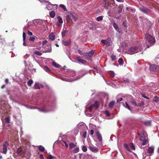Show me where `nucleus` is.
I'll return each instance as SVG.
<instances>
[{"instance_id":"79ce46f5","label":"nucleus","mask_w":159,"mask_h":159,"mask_svg":"<svg viewBox=\"0 0 159 159\" xmlns=\"http://www.w3.org/2000/svg\"><path fill=\"white\" fill-rule=\"evenodd\" d=\"M103 19V16H98L97 18V20L98 21H100L102 20Z\"/></svg>"},{"instance_id":"864d4df0","label":"nucleus","mask_w":159,"mask_h":159,"mask_svg":"<svg viewBox=\"0 0 159 159\" xmlns=\"http://www.w3.org/2000/svg\"><path fill=\"white\" fill-rule=\"evenodd\" d=\"M82 150L84 152H86L87 150V148L85 146H83L82 147Z\"/></svg>"},{"instance_id":"8fccbe9b","label":"nucleus","mask_w":159,"mask_h":159,"mask_svg":"<svg viewBox=\"0 0 159 159\" xmlns=\"http://www.w3.org/2000/svg\"><path fill=\"white\" fill-rule=\"evenodd\" d=\"M60 7H61L65 11H66L67 9L65 5L63 4H60Z\"/></svg>"},{"instance_id":"3c124183","label":"nucleus","mask_w":159,"mask_h":159,"mask_svg":"<svg viewBox=\"0 0 159 159\" xmlns=\"http://www.w3.org/2000/svg\"><path fill=\"white\" fill-rule=\"evenodd\" d=\"M43 69L45 71L47 72L50 70V69L47 66H45Z\"/></svg>"},{"instance_id":"39448f33","label":"nucleus","mask_w":159,"mask_h":159,"mask_svg":"<svg viewBox=\"0 0 159 159\" xmlns=\"http://www.w3.org/2000/svg\"><path fill=\"white\" fill-rule=\"evenodd\" d=\"M146 135V133L145 132H143L139 135V139L142 142V145L143 146L146 145L148 142Z\"/></svg>"},{"instance_id":"f03ea898","label":"nucleus","mask_w":159,"mask_h":159,"mask_svg":"<svg viewBox=\"0 0 159 159\" xmlns=\"http://www.w3.org/2000/svg\"><path fill=\"white\" fill-rule=\"evenodd\" d=\"M145 38L147 41V43L146 42L145 44H143V46L144 47L148 48L154 44L155 40L153 37L148 34H146L145 35Z\"/></svg>"},{"instance_id":"423d86ee","label":"nucleus","mask_w":159,"mask_h":159,"mask_svg":"<svg viewBox=\"0 0 159 159\" xmlns=\"http://www.w3.org/2000/svg\"><path fill=\"white\" fill-rule=\"evenodd\" d=\"M76 129L77 130L81 133L82 131L86 130L87 128L84 123L80 122L77 125Z\"/></svg>"},{"instance_id":"69168bd1","label":"nucleus","mask_w":159,"mask_h":159,"mask_svg":"<svg viewBox=\"0 0 159 159\" xmlns=\"http://www.w3.org/2000/svg\"><path fill=\"white\" fill-rule=\"evenodd\" d=\"M29 44L27 43L26 42H25V41H23V45L25 46H28Z\"/></svg>"},{"instance_id":"09e8293b","label":"nucleus","mask_w":159,"mask_h":159,"mask_svg":"<svg viewBox=\"0 0 159 159\" xmlns=\"http://www.w3.org/2000/svg\"><path fill=\"white\" fill-rule=\"evenodd\" d=\"M34 53L37 54L38 56H40L42 55V53H41L40 52L38 51H36L34 52Z\"/></svg>"},{"instance_id":"c03bdc74","label":"nucleus","mask_w":159,"mask_h":159,"mask_svg":"<svg viewBox=\"0 0 159 159\" xmlns=\"http://www.w3.org/2000/svg\"><path fill=\"white\" fill-rule=\"evenodd\" d=\"M109 74L111 77H113L114 76L115 73L114 71H110L109 72Z\"/></svg>"},{"instance_id":"6ab92c4d","label":"nucleus","mask_w":159,"mask_h":159,"mask_svg":"<svg viewBox=\"0 0 159 159\" xmlns=\"http://www.w3.org/2000/svg\"><path fill=\"white\" fill-rule=\"evenodd\" d=\"M34 88L35 89H40L43 87V85L39 83H35L34 85Z\"/></svg>"},{"instance_id":"6e6552de","label":"nucleus","mask_w":159,"mask_h":159,"mask_svg":"<svg viewBox=\"0 0 159 159\" xmlns=\"http://www.w3.org/2000/svg\"><path fill=\"white\" fill-rule=\"evenodd\" d=\"M94 53V51L92 50L88 52L84 53V56L86 59H90L93 56Z\"/></svg>"},{"instance_id":"0eeeda50","label":"nucleus","mask_w":159,"mask_h":159,"mask_svg":"<svg viewBox=\"0 0 159 159\" xmlns=\"http://www.w3.org/2000/svg\"><path fill=\"white\" fill-rule=\"evenodd\" d=\"M71 76H73L74 78L72 79H69L67 78L66 77H65V78H63L62 79V80L64 81H66L67 82H71L73 81L76 80H78L79 78H75V77L76 75V72L75 71H71Z\"/></svg>"},{"instance_id":"9d476101","label":"nucleus","mask_w":159,"mask_h":159,"mask_svg":"<svg viewBox=\"0 0 159 159\" xmlns=\"http://www.w3.org/2000/svg\"><path fill=\"white\" fill-rule=\"evenodd\" d=\"M137 49L138 48L136 46L132 47L129 49L128 53L129 54H132L137 53L138 52Z\"/></svg>"},{"instance_id":"6e6d98bb","label":"nucleus","mask_w":159,"mask_h":159,"mask_svg":"<svg viewBox=\"0 0 159 159\" xmlns=\"http://www.w3.org/2000/svg\"><path fill=\"white\" fill-rule=\"evenodd\" d=\"M35 37H30L29 39L30 41L34 42L35 40Z\"/></svg>"},{"instance_id":"f704fd0d","label":"nucleus","mask_w":159,"mask_h":159,"mask_svg":"<svg viewBox=\"0 0 159 159\" xmlns=\"http://www.w3.org/2000/svg\"><path fill=\"white\" fill-rule=\"evenodd\" d=\"M39 150L42 152H43L45 150L44 148L41 145L39 146Z\"/></svg>"},{"instance_id":"412c9836","label":"nucleus","mask_w":159,"mask_h":159,"mask_svg":"<svg viewBox=\"0 0 159 159\" xmlns=\"http://www.w3.org/2000/svg\"><path fill=\"white\" fill-rule=\"evenodd\" d=\"M98 139L101 143L102 142V137L99 132L98 131L96 133Z\"/></svg>"},{"instance_id":"ea45409f","label":"nucleus","mask_w":159,"mask_h":159,"mask_svg":"<svg viewBox=\"0 0 159 159\" xmlns=\"http://www.w3.org/2000/svg\"><path fill=\"white\" fill-rule=\"evenodd\" d=\"M57 19L59 23L61 24L63 23L62 20L61 16H58L57 17Z\"/></svg>"},{"instance_id":"bf43d9fd","label":"nucleus","mask_w":159,"mask_h":159,"mask_svg":"<svg viewBox=\"0 0 159 159\" xmlns=\"http://www.w3.org/2000/svg\"><path fill=\"white\" fill-rule=\"evenodd\" d=\"M104 2H105V7L106 9H107V8H108V3H107V2H106V0H105L104 1Z\"/></svg>"},{"instance_id":"0e129e2a","label":"nucleus","mask_w":159,"mask_h":159,"mask_svg":"<svg viewBox=\"0 0 159 159\" xmlns=\"http://www.w3.org/2000/svg\"><path fill=\"white\" fill-rule=\"evenodd\" d=\"M144 105V103L143 102H142L141 103H138V104H137V106H143Z\"/></svg>"},{"instance_id":"49530a36","label":"nucleus","mask_w":159,"mask_h":159,"mask_svg":"<svg viewBox=\"0 0 159 159\" xmlns=\"http://www.w3.org/2000/svg\"><path fill=\"white\" fill-rule=\"evenodd\" d=\"M145 123L146 125L150 126L151 125V120L146 121H145Z\"/></svg>"},{"instance_id":"2eb2a0df","label":"nucleus","mask_w":159,"mask_h":159,"mask_svg":"<svg viewBox=\"0 0 159 159\" xmlns=\"http://www.w3.org/2000/svg\"><path fill=\"white\" fill-rule=\"evenodd\" d=\"M88 73V71L87 70L86 71H80L79 74H78V75H79V76H78V77H79L77 78H79L78 79H80V78L82 77L86 74H87Z\"/></svg>"},{"instance_id":"aec40b11","label":"nucleus","mask_w":159,"mask_h":159,"mask_svg":"<svg viewBox=\"0 0 159 159\" xmlns=\"http://www.w3.org/2000/svg\"><path fill=\"white\" fill-rule=\"evenodd\" d=\"M53 6H55V8H57V6L56 4L52 5L51 3H48L47 5V7H46V8L48 10H50L52 8Z\"/></svg>"},{"instance_id":"5fc2aeb1","label":"nucleus","mask_w":159,"mask_h":159,"mask_svg":"<svg viewBox=\"0 0 159 159\" xmlns=\"http://www.w3.org/2000/svg\"><path fill=\"white\" fill-rule=\"evenodd\" d=\"M159 98L157 96H155L153 100L155 102H157L159 101Z\"/></svg>"},{"instance_id":"de8ad7c7","label":"nucleus","mask_w":159,"mask_h":159,"mask_svg":"<svg viewBox=\"0 0 159 159\" xmlns=\"http://www.w3.org/2000/svg\"><path fill=\"white\" fill-rule=\"evenodd\" d=\"M67 30H65L64 31H62L61 32V35L63 37H65V35L66 33H67Z\"/></svg>"},{"instance_id":"4be33fe9","label":"nucleus","mask_w":159,"mask_h":159,"mask_svg":"<svg viewBox=\"0 0 159 159\" xmlns=\"http://www.w3.org/2000/svg\"><path fill=\"white\" fill-rule=\"evenodd\" d=\"M76 60L79 62V63L82 64H85L87 62V61L86 60L81 59L79 57L76 58Z\"/></svg>"},{"instance_id":"4c0bfd02","label":"nucleus","mask_w":159,"mask_h":159,"mask_svg":"<svg viewBox=\"0 0 159 159\" xmlns=\"http://www.w3.org/2000/svg\"><path fill=\"white\" fill-rule=\"evenodd\" d=\"M124 146L127 150L128 151H130L129 146L127 144L125 143L124 145Z\"/></svg>"},{"instance_id":"c756f323","label":"nucleus","mask_w":159,"mask_h":159,"mask_svg":"<svg viewBox=\"0 0 159 159\" xmlns=\"http://www.w3.org/2000/svg\"><path fill=\"white\" fill-rule=\"evenodd\" d=\"M80 133L81 135H82L83 138L84 139L86 138L87 134V132L86 131V130L82 131L81 133L80 132Z\"/></svg>"},{"instance_id":"7ed1b4c3","label":"nucleus","mask_w":159,"mask_h":159,"mask_svg":"<svg viewBox=\"0 0 159 159\" xmlns=\"http://www.w3.org/2000/svg\"><path fill=\"white\" fill-rule=\"evenodd\" d=\"M10 107L7 102H1L0 104V113L3 114L6 113Z\"/></svg>"},{"instance_id":"f8f14e48","label":"nucleus","mask_w":159,"mask_h":159,"mask_svg":"<svg viewBox=\"0 0 159 159\" xmlns=\"http://www.w3.org/2000/svg\"><path fill=\"white\" fill-rule=\"evenodd\" d=\"M70 16L71 18V21L72 22L76 21L78 18V15L74 12L70 13Z\"/></svg>"},{"instance_id":"473e14b6","label":"nucleus","mask_w":159,"mask_h":159,"mask_svg":"<svg viewBox=\"0 0 159 159\" xmlns=\"http://www.w3.org/2000/svg\"><path fill=\"white\" fill-rule=\"evenodd\" d=\"M115 102L114 101H112L110 102L109 104V107L111 108L113 107V106L115 104Z\"/></svg>"},{"instance_id":"774afa93","label":"nucleus","mask_w":159,"mask_h":159,"mask_svg":"<svg viewBox=\"0 0 159 159\" xmlns=\"http://www.w3.org/2000/svg\"><path fill=\"white\" fill-rule=\"evenodd\" d=\"M124 81L125 83H128L129 82V79H126L124 80Z\"/></svg>"},{"instance_id":"dca6fc26","label":"nucleus","mask_w":159,"mask_h":159,"mask_svg":"<svg viewBox=\"0 0 159 159\" xmlns=\"http://www.w3.org/2000/svg\"><path fill=\"white\" fill-rule=\"evenodd\" d=\"M42 51L44 52H50L52 51L51 46L50 45H47L45 48L42 49Z\"/></svg>"},{"instance_id":"a19ab883","label":"nucleus","mask_w":159,"mask_h":159,"mask_svg":"<svg viewBox=\"0 0 159 159\" xmlns=\"http://www.w3.org/2000/svg\"><path fill=\"white\" fill-rule=\"evenodd\" d=\"M118 62L120 65H122L123 63V61L121 58H120L118 60Z\"/></svg>"},{"instance_id":"f3484780","label":"nucleus","mask_w":159,"mask_h":159,"mask_svg":"<svg viewBox=\"0 0 159 159\" xmlns=\"http://www.w3.org/2000/svg\"><path fill=\"white\" fill-rule=\"evenodd\" d=\"M89 148L91 151L93 152L96 153L98 152V148L93 145L89 146Z\"/></svg>"},{"instance_id":"9b49d317","label":"nucleus","mask_w":159,"mask_h":159,"mask_svg":"<svg viewBox=\"0 0 159 159\" xmlns=\"http://www.w3.org/2000/svg\"><path fill=\"white\" fill-rule=\"evenodd\" d=\"M101 42L107 46H110L112 43L111 39L109 38L106 40H103L101 41Z\"/></svg>"},{"instance_id":"cd10ccee","label":"nucleus","mask_w":159,"mask_h":159,"mask_svg":"<svg viewBox=\"0 0 159 159\" xmlns=\"http://www.w3.org/2000/svg\"><path fill=\"white\" fill-rule=\"evenodd\" d=\"M124 106L125 108H127L129 110L131 113H132L133 111L131 109L130 107L129 106L128 104L127 103V102H125V105H124Z\"/></svg>"},{"instance_id":"e2e57ef3","label":"nucleus","mask_w":159,"mask_h":159,"mask_svg":"<svg viewBox=\"0 0 159 159\" xmlns=\"http://www.w3.org/2000/svg\"><path fill=\"white\" fill-rule=\"evenodd\" d=\"M78 53L80 55H84V53H82V52L80 50H78Z\"/></svg>"},{"instance_id":"58836bf2","label":"nucleus","mask_w":159,"mask_h":159,"mask_svg":"<svg viewBox=\"0 0 159 159\" xmlns=\"http://www.w3.org/2000/svg\"><path fill=\"white\" fill-rule=\"evenodd\" d=\"M48 159H57L56 157H54L51 155H50L49 156L47 157Z\"/></svg>"},{"instance_id":"c85d7f7f","label":"nucleus","mask_w":159,"mask_h":159,"mask_svg":"<svg viewBox=\"0 0 159 159\" xmlns=\"http://www.w3.org/2000/svg\"><path fill=\"white\" fill-rule=\"evenodd\" d=\"M5 121L6 123L9 126V125H8L10 122V118L9 116H7L6 117L5 119Z\"/></svg>"},{"instance_id":"ddd939ff","label":"nucleus","mask_w":159,"mask_h":159,"mask_svg":"<svg viewBox=\"0 0 159 159\" xmlns=\"http://www.w3.org/2000/svg\"><path fill=\"white\" fill-rule=\"evenodd\" d=\"M139 9L141 12L146 14H148L150 11V10L144 7H140L139 8Z\"/></svg>"},{"instance_id":"603ef678","label":"nucleus","mask_w":159,"mask_h":159,"mask_svg":"<svg viewBox=\"0 0 159 159\" xmlns=\"http://www.w3.org/2000/svg\"><path fill=\"white\" fill-rule=\"evenodd\" d=\"M131 104L134 106H137V104L136 103L135 101L134 100H132L130 101Z\"/></svg>"},{"instance_id":"5701e85b","label":"nucleus","mask_w":159,"mask_h":159,"mask_svg":"<svg viewBox=\"0 0 159 159\" xmlns=\"http://www.w3.org/2000/svg\"><path fill=\"white\" fill-rule=\"evenodd\" d=\"M16 152L18 155H21L23 154V152L22 150L21 147H20L17 149Z\"/></svg>"},{"instance_id":"052dcab7","label":"nucleus","mask_w":159,"mask_h":159,"mask_svg":"<svg viewBox=\"0 0 159 159\" xmlns=\"http://www.w3.org/2000/svg\"><path fill=\"white\" fill-rule=\"evenodd\" d=\"M111 58L112 60H113L116 59V56L114 55H112L111 56Z\"/></svg>"},{"instance_id":"13d9d810","label":"nucleus","mask_w":159,"mask_h":159,"mask_svg":"<svg viewBox=\"0 0 159 159\" xmlns=\"http://www.w3.org/2000/svg\"><path fill=\"white\" fill-rule=\"evenodd\" d=\"M105 113L108 116H110V113L109 112L107 111H105Z\"/></svg>"},{"instance_id":"a211bd4d","label":"nucleus","mask_w":159,"mask_h":159,"mask_svg":"<svg viewBox=\"0 0 159 159\" xmlns=\"http://www.w3.org/2000/svg\"><path fill=\"white\" fill-rule=\"evenodd\" d=\"M154 147L151 146L148 148V152L150 155H152L153 153Z\"/></svg>"},{"instance_id":"393cba45","label":"nucleus","mask_w":159,"mask_h":159,"mask_svg":"<svg viewBox=\"0 0 159 159\" xmlns=\"http://www.w3.org/2000/svg\"><path fill=\"white\" fill-rule=\"evenodd\" d=\"M77 143H74L73 142H71L69 144V148L70 149H71L72 148L75 147Z\"/></svg>"},{"instance_id":"680f3d73","label":"nucleus","mask_w":159,"mask_h":159,"mask_svg":"<svg viewBox=\"0 0 159 159\" xmlns=\"http://www.w3.org/2000/svg\"><path fill=\"white\" fill-rule=\"evenodd\" d=\"M123 100V98H119L117 101V102H120V101H122Z\"/></svg>"},{"instance_id":"a878e982","label":"nucleus","mask_w":159,"mask_h":159,"mask_svg":"<svg viewBox=\"0 0 159 159\" xmlns=\"http://www.w3.org/2000/svg\"><path fill=\"white\" fill-rule=\"evenodd\" d=\"M71 41L70 40L68 41L63 40L62 41L63 44L66 46H68L70 43Z\"/></svg>"},{"instance_id":"2f4dec72","label":"nucleus","mask_w":159,"mask_h":159,"mask_svg":"<svg viewBox=\"0 0 159 159\" xmlns=\"http://www.w3.org/2000/svg\"><path fill=\"white\" fill-rule=\"evenodd\" d=\"M49 15L51 17L53 18L55 16V13L54 11H52L50 12Z\"/></svg>"},{"instance_id":"338daca9","label":"nucleus","mask_w":159,"mask_h":159,"mask_svg":"<svg viewBox=\"0 0 159 159\" xmlns=\"http://www.w3.org/2000/svg\"><path fill=\"white\" fill-rule=\"evenodd\" d=\"M123 25L125 27H127V24L126 21H124L123 23Z\"/></svg>"},{"instance_id":"7c9ffc66","label":"nucleus","mask_w":159,"mask_h":159,"mask_svg":"<svg viewBox=\"0 0 159 159\" xmlns=\"http://www.w3.org/2000/svg\"><path fill=\"white\" fill-rule=\"evenodd\" d=\"M66 20L67 22H69L71 20V18L70 16V14L69 15H67L66 16Z\"/></svg>"},{"instance_id":"e433bc0d","label":"nucleus","mask_w":159,"mask_h":159,"mask_svg":"<svg viewBox=\"0 0 159 159\" xmlns=\"http://www.w3.org/2000/svg\"><path fill=\"white\" fill-rule=\"evenodd\" d=\"M79 151V148L78 147H76L73 150V152L74 153H77Z\"/></svg>"},{"instance_id":"37998d69","label":"nucleus","mask_w":159,"mask_h":159,"mask_svg":"<svg viewBox=\"0 0 159 159\" xmlns=\"http://www.w3.org/2000/svg\"><path fill=\"white\" fill-rule=\"evenodd\" d=\"M129 146L133 150H135V146L133 143H131L129 144Z\"/></svg>"},{"instance_id":"f257e3e1","label":"nucleus","mask_w":159,"mask_h":159,"mask_svg":"<svg viewBox=\"0 0 159 159\" xmlns=\"http://www.w3.org/2000/svg\"><path fill=\"white\" fill-rule=\"evenodd\" d=\"M103 102V100H101L100 102L98 101H96L93 104H90L88 102L86 105L85 108L86 109H88L90 112H92L97 110L98 108L99 105L102 104Z\"/></svg>"},{"instance_id":"c9c22d12","label":"nucleus","mask_w":159,"mask_h":159,"mask_svg":"<svg viewBox=\"0 0 159 159\" xmlns=\"http://www.w3.org/2000/svg\"><path fill=\"white\" fill-rule=\"evenodd\" d=\"M122 11V6H119L118 8L117 12L119 13H120Z\"/></svg>"},{"instance_id":"20e7f679","label":"nucleus","mask_w":159,"mask_h":159,"mask_svg":"<svg viewBox=\"0 0 159 159\" xmlns=\"http://www.w3.org/2000/svg\"><path fill=\"white\" fill-rule=\"evenodd\" d=\"M55 107V104L50 105L49 106L44 105L42 107L40 111L44 112L52 111L54 110Z\"/></svg>"},{"instance_id":"bb28decb","label":"nucleus","mask_w":159,"mask_h":159,"mask_svg":"<svg viewBox=\"0 0 159 159\" xmlns=\"http://www.w3.org/2000/svg\"><path fill=\"white\" fill-rule=\"evenodd\" d=\"M113 26L114 29L118 32H119V29L118 25L115 22H114L113 24Z\"/></svg>"},{"instance_id":"b1692460","label":"nucleus","mask_w":159,"mask_h":159,"mask_svg":"<svg viewBox=\"0 0 159 159\" xmlns=\"http://www.w3.org/2000/svg\"><path fill=\"white\" fill-rule=\"evenodd\" d=\"M49 39L52 40L53 41L55 39V35L53 33H51L49 36Z\"/></svg>"},{"instance_id":"1a4fd4ad","label":"nucleus","mask_w":159,"mask_h":159,"mask_svg":"<svg viewBox=\"0 0 159 159\" xmlns=\"http://www.w3.org/2000/svg\"><path fill=\"white\" fill-rule=\"evenodd\" d=\"M149 69L152 71H159V66L153 64L151 65L150 66Z\"/></svg>"},{"instance_id":"4468645a","label":"nucleus","mask_w":159,"mask_h":159,"mask_svg":"<svg viewBox=\"0 0 159 159\" xmlns=\"http://www.w3.org/2000/svg\"><path fill=\"white\" fill-rule=\"evenodd\" d=\"M8 146V143L7 141L5 142L3 145V152H2L5 154L7 153V147Z\"/></svg>"},{"instance_id":"4d7b16f0","label":"nucleus","mask_w":159,"mask_h":159,"mask_svg":"<svg viewBox=\"0 0 159 159\" xmlns=\"http://www.w3.org/2000/svg\"><path fill=\"white\" fill-rule=\"evenodd\" d=\"M23 41H25L26 38V34L25 32H23Z\"/></svg>"},{"instance_id":"a18cd8bd","label":"nucleus","mask_w":159,"mask_h":159,"mask_svg":"<svg viewBox=\"0 0 159 159\" xmlns=\"http://www.w3.org/2000/svg\"><path fill=\"white\" fill-rule=\"evenodd\" d=\"M33 83V81L32 80H30L28 81L27 84L29 86H31Z\"/></svg>"},{"instance_id":"72a5a7b5","label":"nucleus","mask_w":159,"mask_h":159,"mask_svg":"<svg viewBox=\"0 0 159 159\" xmlns=\"http://www.w3.org/2000/svg\"><path fill=\"white\" fill-rule=\"evenodd\" d=\"M52 64L53 66L56 68H59L60 67V66L55 62H52Z\"/></svg>"}]
</instances>
